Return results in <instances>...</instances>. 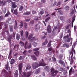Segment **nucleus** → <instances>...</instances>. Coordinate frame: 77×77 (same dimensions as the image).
Segmentation results:
<instances>
[{"label":"nucleus","mask_w":77,"mask_h":77,"mask_svg":"<svg viewBox=\"0 0 77 77\" xmlns=\"http://www.w3.org/2000/svg\"><path fill=\"white\" fill-rule=\"evenodd\" d=\"M44 60L42 59V61L39 62V64L37 62H34L32 64V66L33 69H36L39 66H45L46 64L45 63L43 60Z\"/></svg>","instance_id":"nucleus-1"},{"label":"nucleus","mask_w":77,"mask_h":77,"mask_svg":"<svg viewBox=\"0 0 77 77\" xmlns=\"http://www.w3.org/2000/svg\"><path fill=\"white\" fill-rule=\"evenodd\" d=\"M11 18H8L7 20L5 23H4V25L5 26V30H6L5 31V32L7 33V35H9V29H8V23H9V22L10 21H11Z\"/></svg>","instance_id":"nucleus-2"},{"label":"nucleus","mask_w":77,"mask_h":77,"mask_svg":"<svg viewBox=\"0 0 77 77\" xmlns=\"http://www.w3.org/2000/svg\"><path fill=\"white\" fill-rule=\"evenodd\" d=\"M54 69L51 68V72H52L51 75L53 77H55L57 73H58V71L57 70H54Z\"/></svg>","instance_id":"nucleus-3"},{"label":"nucleus","mask_w":77,"mask_h":77,"mask_svg":"<svg viewBox=\"0 0 77 77\" xmlns=\"http://www.w3.org/2000/svg\"><path fill=\"white\" fill-rule=\"evenodd\" d=\"M32 37L33 35H30L28 37V39H30V41L32 42H33L34 41H36V40H38V38H37L36 37H33L32 38Z\"/></svg>","instance_id":"nucleus-4"},{"label":"nucleus","mask_w":77,"mask_h":77,"mask_svg":"<svg viewBox=\"0 0 77 77\" xmlns=\"http://www.w3.org/2000/svg\"><path fill=\"white\" fill-rule=\"evenodd\" d=\"M31 43L28 44V42H26L25 44L24 48L25 49H27L28 48L29 49L31 48Z\"/></svg>","instance_id":"nucleus-5"},{"label":"nucleus","mask_w":77,"mask_h":77,"mask_svg":"<svg viewBox=\"0 0 77 77\" xmlns=\"http://www.w3.org/2000/svg\"><path fill=\"white\" fill-rule=\"evenodd\" d=\"M1 74L2 75H3L5 77H9V73L5 70H2V72Z\"/></svg>","instance_id":"nucleus-6"},{"label":"nucleus","mask_w":77,"mask_h":77,"mask_svg":"<svg viewBox=\"0 0 77 77\" xmlns=\"http://www.w3.org/2000/svg\"><path fill=\"white\" fill-rule=\"evenodd\" d=\"M68 37H69V35H67L66 36H65L63 37V39H65L66 42H70V41H71V38H68Z\"/></svg>","instance_id":"nucleus-7"},{"label":"nucleus","mask_w":77,"mask_h":77,"mask_svg":"<svg viewBox=\"0 0 77 77\" xmlns=\"http://www.w3.org/2000/svg\"><path fill=\"white\" fill-rule=\"evenodd\" d=\"M6 3V2L5 1H3V0H0V6H1L2 5H3L2 6H5Z\"/></svg>","instance_id":"nucleus-8"},{"label":"nucleus","mask_w":77,"mask_h":77,"mask_svg":"<svg viewBox=\"0 0 77 77\" xmlns=\"http://www.w3.org/2000/svg\"><path fill=\"white\" fill-rule=\"evenodd\" d=\"M75 16H74L73 17L72 20V21L71 22V27L72 28L73 27V23L75 21Z\"/></svg>","instance_id":"nucleus-9"},{"label":"nucleus","mask_w":77,"mask_h":77,"mask_svg":"<svg viewBox=\"0 0 77 77\" xmlns=\"http://www.w3.org/2000/svg\"><path fill=\"white\" fill-rule=\"evenodd\" d=\"M61 20L63 23H64L65 21V17L64 16H61L60 17Z\"/></svg>","instance_id":"nucleus-10"},{"label":"nucleus","mask_w":77,"mask_h":77,"mask_svg":"<svg viewBox=\"0 0 77 77\" xmlns=\"http://www.w3.org/2000/svg\"><path fill=\"white\" fill-rule=\"evenodd\" d=\"M12 35H8L7 37L8 41H11V39H12Z\"/></svg>","instance_id":"nucleus-11"},{"label":"nucleus","mask_w":77,"mask_h":77,"mask_svg":"<svg viewBox=\"0 0 77 77\" xmlns=\"http://www.w3.org/2000/svg\"><path fill=\"white\" fill-rule=\"evenodd\" d=\"M47 31L48 32L50 33H51V27L50 25H48L47 28Z\"/></svg>","instance_id":"nucleus-12"},{"label":"nucleus","mask_w":77,"mask_h":77,"mask_svg":"<svg viewBox=\"0 0 77 77\" xmlns=\"http://www.w3.org/2000/svg\"><path fill=\"white\" fill-rule=\"evenodd\" d=\"M12 8L13 9H15V8H17V5L15 4V3L14 2H12Z\"/></svg>","instance_id":"nucleus-13"},{"label":"nucleus","mask_w":77,"mask_h":77,"mask_svg":"<svg viewBox=\"0 0 77 77\" xmlns=\"http://www.w3.org/2000/svg\"><path fill=\"white\" fill-rule=\"evenodd\" d=\"M40 28V25L39 24H38L36 25L35 26V30H38Z\"/></svg>","instance_id":"nucleus-14"},{"label":"nucleus","mask_w":77,"mask_h":77,"mask_svg":"<svg viewBox=\"0 0 77 77\" xmlns=\"http://www.w3.org/2000/svg\"><path fill=\"white\" fill-rule=\"evenodd\" d=\"M10 32L11 33L13 32V26L10 25L9 26Z\"/></svg>","instance_id":"nucleus-15"},{"label":"nucleus","mask_w":77,"mask_h":77,"mask_svg":"<svg viewBox=\"0 0 77 77\" xmlns=\"http://www.w3.org/2000/svg\"><path fill=\"white\" fill-rule=\"evenodd\" d=\"M73 56V53H72V55L71 56V60L70 61L71 65H72L73 62H74V60L72 59V57Z\"/></svg>","instance_id":"nucleus-16"},{"label":"nucleus","mask_w":77,"mask_h":77,"mask_svg":"<svg viewBox=\"0 0 77 77\" xmlns=\"http://www.w3.org/2000/svg\"><path fill=\"white\" fill-rule=\"evenodd\" d=\"M31 69V66L29 65H28L26 66V70H30Z\"/></svg>","instance_id":"nucleus-17"},{"label":"nucleus","mask_w":77,"mask_h":77,"mask_svg":"<svg viewBox=\"0 0 77 77\" xmlns=\"http://www.w3.org/2000/svg\"><path fill=\"white\" fill-rule=\"evenodd\" d=\"M16 38L17 40H19V39L20 38V35L19 34H17Z\"/></svg>","instance_id":"nucleus-18"},{"label":"nucleus","mask_w":77,"mask_h":77,"mask_svg":"<svg viewBox=\"0 0 77 77\" xmlns=\"http://www.w3.org/2000/svg\"><path fill=\"white\" fill-rule=\"evenodd\" d=\"M59 62V63L61 64V65H62L65 66V63L62 60H60Z\"/></svg>","instance_id":"nucleus-19"},{"label":"nucleus","mask_w":77,"mask_h":77,"mask_svg":"<svg viewBox=\"0 0 77 77\" xmlns=\"http://www.w3.org/2000/svg\"><path fill=\"white\" fill-rule=\"evenodd\" d=\"M69 46V45L68 43H65L63 45V47H68Z\"/></svg>","instance_id":"nucleus-20"},{"label":"nucleus","mask_w":77,"mask_h":77,"mask_svg":"<svg viewBox=\"0 0 77 77\" xmlns=\"http://www.w3.org/2000/svg\"><path fill=\"white\" fill-rule=\"evenodd\" d=\"M14 76L15 77H17L18 76V70H16V71Z\"/></svg>","instance_id":"nucleus-21"},{"label":"nucleus","mask_w":77,"mask_h":77,"mask_svg":"<svg viewBox=\"0 0 77 77\" xmlns=\"http://www.w3.org/2000/svg\"><path fill=\"white\" fill-rule=\"evenodd\" d=\"M31 57H32L34 60H37V58H36V57L35 55H31Z\"/></svg>","instance_id":"nucleus-22"},{"label":"nucleus","mask_w":77,"mask_h":77,"mask_svg":"<svg viewBox=\"0 0 77 77\" xmlns=\"http://www.w3.org/2000/svg\"><path fill=\"white\" fill-rule=\"evenodd\" d=\"M45 69L46 70V71H50V68L48 66H46L45 67Z\"/></svg>","instance_id":"nucleus-23"},{"label":"nucleus","mask_w":77,"mask_h":77,"mask_svg":"<svg viewBox=\"0 0 77 77\" xmlns=\"http://www.w3.org/2000/svg\"><path fill=\"white\" fill-rule=\"evenodd\" d=\"M20 23V24L19 25V26L20 29H21L23 27V26L24 23H23V22L22 21H21Z\"/></svg>","instance_id":"nucleus-24"},{"label":"nucleus","mask_w":77,"mask_h":77,"mask_svg":"<svg viewBox=\"0 0 77 77\" xmlns=\"http://www.w3.org/2000/svg\"><path fill=\"white\" fill-rule=\"evenodd\" d=\"M15 62V59H12L11 60L10 63L11 65H12V64H14V63Z\"/></svg>","instance_id":"nucleus-25"},{"label":"nucleus","mask_w":77,"mask_h":77,"mask_svg":"<svg viewBox=\"0 0 77 77\" xmlns=\"http://www.w3.org/2000/svg\"><path fill=\"white\" fill-rule=\"evenodd\" d=\"M31 74H32L31 72H27L26 74V77H29L30 76V75H31Z\"/></svg>","instance_id":"nucleus-26"},{"label":"nucleus","mask_w":77,"mask_h":77,"mask_svg":"<svg viewBox=\"0 0 77 77\" xmlns=\"http://www.w3.org/2000/svg\"><path fill=\"white\" fill-rule=\"evenodd\" d=\"M5 69L6 70H8V69H9V63L7 62L6 64V66L5 67Z\"/></svg>","instance_id":"nucleus-27"},{"label":"nucleus","mask_w":77,"mask_h":77,"mask_svg":"<svg viewBox=\"0 0 77 77\" xmlns=\"http://www.w3.org/2000/svg\"><path fill=\"white\" fill-rule=\"evenodd\" d=\"M34 54L36 55V56H38L39 55V51H36L34 52Z\"/></svg>","instance_id":"nucleus-28"},{"label":"nucleus","mask_w":77,"mask_h":77,"mask_svg":"<svg viewBox=\"0 0 77 77\" xmlns=\"http://www.w3.org/2000/svg\"><path fill=\"white\" fill-rule=\"evenodd\" d=\"M74 13V9H72L71 11V13H70V15L71 16H72Z\"/></svg>","instance_id":"nucleus-29"},{"label":"nucleus","mask_w":77,"mask_h":77,"mask_svg":"<svg viewBox=\"0 0 77 77\" xmlns=\"http://www.w3.org/2000/svg\"><path fill=\"white\" fill-rule=\"evenodd\" d=\"M48 43V42L47 40H46L44 42L42 43V46H44V45H46Z\"/></svg>","instance_id":"nucleus-30"},{"label":"nucleus","mask_w":77,"mask_h":77,"mask_svg":"<svg viewBox=\"0 0 77 77\" xmlns=\"http://www.w3.org/2000/svg\"><path fill=\"white\" fill-rule=\"evenodd\" d=\"M19 44H20V45H21V46H24H24L25 45V44H24V43L23 42H22L21 41H20L19 42Z\"/></svg>","instance_id":"nucleus-31"},{"label":"nucleus","mask_w":77,"mask_h":77,"mask_svg":"<svg viewBox=\"0 0 77 77\" xmlns=\"http://www.w3.org/2000/svg\"><path fill=\"white\" fill-rule=\"evenodd\" d=\"M13 14L16 15L18 14V12H17V9H15L14 10Z\"/></svg>","instance_id":"nucleus-32"},{"label":"nucleus","mask_w":77,"mask_h":77,"mask_svg":"<svg viewBox=\"0 0 77 77\" xmlns=\"http://www.w3.org/2000/svg\"><path fill=\"white\" fill-rule=\"evenodd\" d=\"M15 25L14 26V29H15V30H16L17 29V21L16 20H15Z\"/></svg>","instance_id":"nucleus-33"},{"label":"nucleus","mask_w":77,"mask_h":77,"mask_svg":"<svg viewBox=\"0 0 77 77\" xmlns=\"http://www.w3.org/2000/svg\"><path fill=\"white\" fill-rule=\"evenodd\" d=\"M33 19L35 21H38L39 20V18L37 16H35L34 17Z\"/></svg>","instance_id":"nucleus-34"},{"label":"nucleus","mask_w":77,"mask_h":77,"mask_svg":"<svg viewBox=\"0 0 77 77\" xmlns=\"http://www.w3.org/2000/svg\"><path fill=\"white\" fill-rule=\"evenodd\" d=\"M30 14V12H28L26 13H24L23 14V15H29Z\"/></svg>","instance_id":"nucleus-35"},{"label":"nucleus","mask_w":77,"mask_h":77,"mask_svg":"<svg viewBox=\"0 0 77 77\" xmlns=\"http://www.w3.org/2000/svg\"><path fill=\"white\" fill-rule=\"evenodd\" d=\"M18 45H15L14 47V50H15V49L18 48Z\"/></svg>","instance_id":"nucleus-36"},{"label":"nucleus","mask_w":77,"mask_h":77,"mask_svg":"<svg viewBox=\"0 0 77 77\" xmlns=\"http://www.w3.org/2000/svg\"><path fill=\"white\" fill-rule=\"evenodd\" d=\"M38 44V43H37L35 42H34L33 43H32V45H33V46L35 47H36V46H37V45Z\"/></svg>","instance_id":"nucleus-37"},{"label":"nucleus","mask_w":77,"mask_h":77,"mask_svg":"<svg viewBox=\"0 0 77 77\" xmlns=\"http://www.w3.org/2000/svg\"><path fill=\"white\" fill-rule=\"evenodd\" d=\"M19 69H22V67H23V64L21 63L19 64Z\"/></svg>","instance_id":"nucleus-38"},{"label":"nucleus","mask_w":77,"mask_h":77,"mask_svg":"<svg viewBox=\"0 0 77 77\" xmlns=\"http://www.w3.org/2000/svg\"><path fill=\"white\" fill-rule=\"evenodd\" d=\"M10 15V12H9V11H8L7 12L5 16V17H8V16H9V15Z\"/></svg>","instance_id":"nucleus-39"},{"label":"nucleus","mask_w":77,"mask_h":77,"mask_svg":"<svg viewBox=\"0 0 77 77\" xmlns=\"http://www.w3.org/2000/svg\"><path fill=\"white\" fill-rule=\"evenodd\" d=\"M58 12L59 14H60V15H63V11H62L61 10H59L58 11Z\"/></svg>","instance_id":"nucleus-40"},{"label":"nucleus","mask_w":77,"mask_h":77,"mask_svg":"<svg viewBox=\"0 0 77 77\" xmlns=\"http://www.w3.org/2000/svg\"><path fill=\"white\" fill-rule=\"evenodd\" d=\"M23 9V6H21L19 8V10L20 11H22Z\"/></svg>","instance_id":"nucleus-41"},{"label":"nucleus","mask_w":77,"mask_h":77,"mask_svg":"<svg viewBox=\"0 0 77 77\" xmlns=\"http://www.w3.org/2000/svg\"><path fill=\"white\" fill-rule=\"evenodd\" d=\"M28 36V32L27 31L25 32V37L26 38H27Z\"/></svg>","instance_id":"nucleus-42"},{"label":"nucleus","mask_w":77,"mask_h":77,"mask_svg":"<svg viewBox=\"0 0 77 77\" xmlns=\"http://www.w3.org/2000/svg\"><path fill=\"white\" fill-rule=\"evenodd\" d=\"M23 59V56H20L19 58V60H22Z\"/></svg>","instance_id":"nucleus-43"},{"label":"nucleus","mask_w":77,"mask_h":77,"mask_svg":"<svg viewBox=\"0 0 77 77\" xmlns=\"http://www.w3.org/2000/svg\"><path fill=\"white\" fill-rule=\"evenodd\" d=\"M34 23H35V22H34V21L32 20L30 21V24H31V25H33V24H34Z\"/></svg>","instance_id":"nucleus-44"},{"label":"nucleus","mask_w":77,"mask_h":77,"mask_svg":"<svg viewBox=\"0 0 77 77\" xmlns=\"http://www.w3.org/2000/svg\"><path fill=\"white\" fill-rule=\"evenodd\" d=\"M20 33L21 35V36L22 37L23 36V33H24V32H23V30H22L20 32Z\"/></svg>","instance_id":"nucleus-45"},{"label":"nucleus","mask_w":77,"mask_h":77,"mask_svg":"<svg viewBox=\"0 0 77 77\" xmlns=\"http://www.w3.org/2000/svg\"><path fill=\"white\" fill-rule=\"evenodd\" d=\"M57 2L56 1H54V3L52 4V5L54 6H55L56 5V3Z\"/></svg>","instance_id":"nucleus-46"},{"label":"nucleus","mask_w":77,"mask_h":77,"mask_svg":"<svg viewBox=\"0 0 77 77\" xmlns=\"http://www.w3.org/2000/svg\"><path fill=\"white\" fill-rule=\"evenodd\" d=\"M39 14H40V15H43V14H44V10H42L39 13Z\"/></svg>","instance_id":"nucleus-47"},{"label":"nucleus","mask_w":77,"mask_h":77,"mask_svg":"<svg viewBox=\"0 0 77 77\" xmlns=\"http://www.w3.org/2000/svg\"><path fill=\"white\" fill-rule=\"evenodd\" d=\"M39 50V48L34 49H33V51H38Z\"/></svg>","instance_id":"nucleus-48"},{"label":"nucleus","mask_w":77,"mask_h":77,"mask_svg":"<svg viewBox=\"0 0 77 77\" xmlns=\"http://www.w3.org/2000/svg\"><path fill=\"white\" fill-rule=\"evenodd\" d=\"M3 25V22H1L0 23V30H1L2 29V25Z\"/></svg>","instance_id":"nucleus-49"},{"label":"nucleus","mask_w":77,"mask_h":77,"mask_svg":"<svg viewBox=\"0 0 77 77\" xmlns=\"http://www.w3.org/2000/svg\"><path fill=\"white\" fill-rule=\"evenodd\" d=\"M24 24V28H25V29H26V28H27V23H25Z\"/></svg>","instance_id":"nucleus-50"},{"label":"nucleus","mask_w":77,"mask_h":77,"mask_svg":"<svg viewBox=\"0 0 77 77\" xmlns=\"http://www.w3.org/2000/svg\"><path fill=\"white\" fill-rule=\"evenodd\" d=\"M50 18L49 17L47 18L46 19H45V22H48V21H49V20H50Z\"/></svg>","instance_id":"nucleus-51"},{"label":"nucleus","mask_w":77,"mask_h":77,"mask_svg":"<svg viewBox=\"0 0 77 77\" xmlns=\"http://www.w3.org/2000/svg\"><path fill=\"white\" fill-rule=\"evenodd\" d=\"M51 41L49 42L48 45V47H50V46H51Z\"/></svg>","instance_id":"nucleus-52"},{"label":"nucleus","mask_w":77,"mask_h":77,"mask_svg":"<svg viewBox=\"0 0 77 77\" xmlns=\"http://www.w3.org/2000/svg\"><path fill=\"white\" fill-rule=\"evenodd\" d=\"M6 8H4V10H3V13L4 14H6Z\"/></svg>","instance_id":"nucleus-53"},{"label":"nucleus","mask_w":77,"mask_h":77,"mask_svg":"<svg viewBox=\"0 0 77 77\" xmlns=\"http://www.w3.org/2000/svg\"><path fill=\"white\" fill-rule=\"evenodd\" d=\"M27 50H24V52H23V54L26 55V54H27Z\"/></svg>","instance_id":"nucleus-54"},{"label":"nucleus","mask_w":77,"mask_h":77,"mask_svg":"<svg viewBox=\"0 0 77 77\" xmlns=\"http://www.w3.org/2000/svg\"><path fill=\"white\" fill-rule=\"evenodd\" d=\"M3 19V16H1L0 17V21H2Z\"/></svg>","instance_id":"nucleus-55"},{"label":"nucleus","mask_w":77,"mask_h":77,"mask_svg":"<svg viewBox=\"0 0 77 77\" xmlns=\"http://www.w3.org/2000/svg\"><path fill=\"white\" fill-rule=\"evenodd\" d=\"M32 14L33 15H34V14H36V11H33L32 12Z\"/></svg>","instance_id":"nucleus-56"},{"label":"nucleus","mask_w":77,"mask_h":77,"mask_svg":"<svg viewBox=\"0 0 77 77\" xmlns=\"http://www.w3.org/2000/svg\"><path fill=\"white\" fill-rule=\"evenodd\" d=\"M12 53V50H10V53H9V56H11V55Z\"/></svg>","instance_id":"nucleus-57"},{"label":"nucleus","mask_w":77,"mask_h":77,"mask_svg":"<svg viewBox=\"0 0 77 77\" xmlns=\"http://www.w3.org/2000/svg\"><path fill=\"white\" fill-rule=\"evenodd\" d=\"M64 9H66V10H69V7L68 6H66Z\"/></svg>","instance_id":"nucleus-58"},{"label":"nucleus","mask_w":77,"mask_h":77,"mask_svg":"<svg viewBox=\"0 0 77 77\" xmlns=\"http://www.w3.org/2000/svg\"><path fill=\"white\" fill-rule=\"evenodd\" d=\"M41 2L43 3H45L46 2V0H41Z\"/></svg>","instance_id":"nucleus-59"},{"label":"nucleus","mask_w":77,"mask_h":77,"mask_svg":"<svg viewBox=\"0 0 77 77\" xmlns=\"http://www.w3.org/2000/svg\"><path fill=\"white\" fill-rule=\"evenodd\" d=\"M19 71L20 74H21V72H22V69H19Z\"/></svg>","instance_id":"nucleus-60"},{"label":"nucleus","mask_w":77,"mask_h":77,"mask_svg":"<svg viewBox=\"0 0 77 77\" xmlns=\"http://www.w3.org/2000/svg\"><path fill=\"white\" fill-rule=\"evenodd\" d=\"M52 59H53V61H54V62H55V61H56V58H55V57H52Z\"/></svg>","instance_id":"nucleus-61"},{"label":"nucleus","mask_w":77,"mask_h":77,"mask_svg":"<svg viewBox=\"0 0 77 77\" xmlns=\"http://www.w3.org/2000/svg\"><path fill=\"white\" fill-rule=\"evenodd\" d=\"M34 73L35 74H38L37 70H35L34 71Z\"/></svg>","instance_id":"nucleus-62"},{"label":"nucleus","mask_w":77,"mask_h":77,"mask_svg":"<svg viewBox=\"0 0 77 77\" xmlns=\"http://www.w3.org/2000/svg\"><path fill=\"white\" fill-rule=\"evenodd\" d=\"M67 72H68L67 70H66L64 71L63 73L64 74H66V73H67Z\"/></svg>","instance_id":"nucleus-63"},{"label":"nucleus","mask_w":77,"mask_h":77,"mask_svg":"<svg viewBox=\"0 0 77 77\" xmlns=\"http://www.w3.org/2000/svg\"><path fill=\"white\" fill-rule=\"evenodd\" d=\"M45 73H42V77H45Z\"/></svg>","instance_id":"nucleus-64"}]
</instances>
